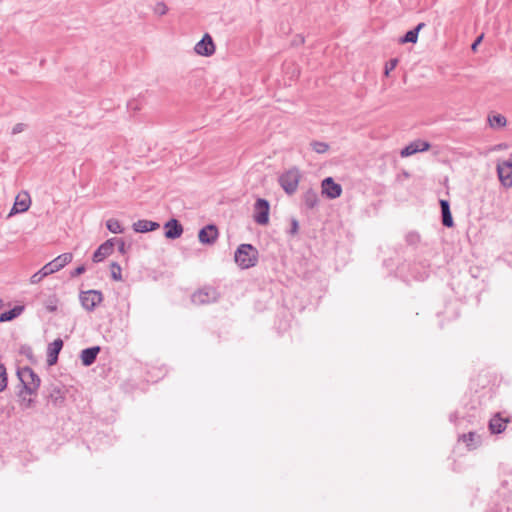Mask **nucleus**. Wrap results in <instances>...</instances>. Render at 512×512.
<instances>
[{
  "label": "nucleus",
  "instance_id": "f257e3e1",
  "mask_svg": "<svg viewBox=\"0 0 512 512\" xmlns=\"http://www.w3.org/2000/svg\"><path fill=\"white\" fill-rule=\"evenodd\" d=\"M234 259L242 269L251 268L257 264L258 250L251 244H241L235 251Z\"/></svg>",
  "mask_w": 512,
  "mask_h": 512
},
{
  "label": "nucleus",
  "instance_id": "f03ea898",
  "mask_svg": "<svg viewBox=\"0 0 512 512\" xmlns=\"http://www.w3.org/2000/svg\"><path fill=\"white\" fill-rule=\"evenodd\" d=\"M17 375L28 394H33L38 390L41 380L32 368L25 366L18 370Z\"/></svg>",
  "mask_w": 512,
  "mask_h": 512
},
{
  "label": "nucleus",
  "instance_id": "7ed1b4c3",
  "mask_svg": "<svg viewBox=\"0 0 512 512\" xmlns=\"http://www.w3.org/2000/svg\"><path fill=\"white\" fill-rule=\"evenodd\" d=\"M301 173L298 168H291L279 177L280 186L288 194L292 195L297 191Z\"/></svg>",
  "mask_w": 512,
  "mask_h": 512
},
{
  "label": "nucleus",
  "instance_id": "20e7f679",
  "mask_svg": "<svg viewBox=\"0 0 512 512\" xmlns=\"http://www.w3.org/2000/svg\"><path fill=\"white\" fill-rule=\"evenodd\" d=\"M79 300L86 311L92 312L103 301V295L98 290L82 291Z\"/></svg>",
  "mask_w": 512,
  "mask_h": 512
},
{
  "label": "nucleus",
  "instance_id": "39448f33",
  "mask_svg": "<svg viewBox=\"0 0 512 512\" xmlns=\"http://www.w3.org/2000/svg\"><path fill=\"white\" fill-rule=\"evenodd\" d=\"M219 294L213 287H204L192 295V302L198 305L209 304L217 301Z\"/></svg>",
  "mask_w": 512,
  "mask_h": 512
},
{
  "label": "nucleus",
  "instance_id": "423d86ee",
  "mask_svg": "<svg viewBox=\"0 0 512 512\" xmlns=\"http://www.w3.org/2000/svg\"><path fill=\"white\" fill-rule=\"evenodd\" d=\"M270 205L266 199L259 198L254 204V221L259 225H266L269 222Z\"/></svg>",
  "mask_w": 512,
  "mask_h": 512
},
{
  "label": "nucleus",
  "instance_id": "0eeeda50",
  "mask_svg": "<svg viewBox=\"0 0 512 512\" xmlns=\"http://www.w3.org/2000/svg\"><path fill=\"white\" fill-rule=\"evenodd\" d=\"M73 259L72 253H63L59 256H57L55 259L50 261L49 263L45 264L43 266V273H47L48 276L60 271L62 268H64L67 264H69Z\"/></svg>",
  "mask_w": 512,
  "mask_h": 512
},
{
  "label": "nucleus",
  "instance_id": "6e6552de",
  "mask_svg": "<svg viewBox=\"0 0 512 512\" xmlns=\"http://www.w3.org/2000/svg\"><path fill=\"white\" fill-rule=\"evenodd\" d=\"M322 194L328 199H336L342 194V187L332 177H327L321 183Z\"/></svg>",
  "mask_w": 512,
  "mask_h": 512
},
{
  "label": "nucleus",
  "instance_id": "1a4fd4ad",
  "mask_svg": "<svg viewBox=\"0 0 512 512\" xmlns=\"http://www.w3.org/2000/svg\"><path fill=\"white\" fill-rule=\"evenodd\" d=\"M195 52L198 55L209 57L215 52V44L212 37L206 33L203 38L196 43L194 47Z\"/></svg>",
  "mask_w": 512,
  "mask_h": 512
},
{
  "label": "nucleus",
  "instance_id": "9d476101",
  "mask_svg": "<svg viewBox=\"0 0 512 512\" xmlns=\"http://www.w3.org/2000/svg\"><path fill=\"white\" fill-rule=\"evenodd\" d=\"M497 174L505 187L512 186V161H503L497 164Z\"/></svg>",
  "mask_w": 512,
  "mask_h": 512
},
{
  "label": "nucleus",
  "instance_id": "9b49d317",
  "mask_svg": "<svg viewBox=\"0 0 512 512\" xmlns=\"http://www.w3.org/2000/svg\"><path fill=\"white\" fill-rule=\"evenodd\" d=\"M218 238V229L214 224L203 227L198 234V239L202 244L212 245Z\"/></svg>",
  "mask_w": 512,
  "mask_h": 512
},
{
  "label": "nucleus",
  "instance_id": "f8f14e48",
  "mask_svg": "<svg viewBox=\"0 0 512 512\" xmlns=\"http://www.w3.org/2000/svg\"><path fill=\"white\" fill-rule=\"evenodd\" d=\"M430 144L427 141L423 140H415L408 144L406 147H404L400 155L401 157H409L417 152H424L429 150Z\"/></svg>",
  "mask_w": 512,
  "mask_h": 512
},
{
  "label": "nucleus",
  "instance_id": "ddd939ff",
  "mask_svg": "<svg viewBox=\"0 0 512 512\" xmlns=\"http://www.w3.org/2000/svg\"><path fill=\"white\" fill-rule=\"evenodd\" d=\"M30 204L31 199L27 192L18 194L15 199L14 205L9 213V216L27 211L30 207Z\"/></svg>",
  "mask_w": 512,
  "mask_h": 512
},
{
  "label": "nucleus",
  "instance_id": "4468645a",
  "mask_svg": "<svg viewBox=\"0 0 512 512\" xmlns=\"http://www.w3.org/2000/svg\"><path fill=\"white\" fill-rule=\"evenodd\" d=\"M165 237L167 239H177L183 234V226L177 219H170L164 225Z\"/></svg>",
  "mask_w": 512,
  "mask_h": 512
},
{
  "label": "nucleus",
  "instance_id": "2eb2a0df",
  "mask_svg": "<svg viewBox=\"0 0 512 512\" xmlns=\"http://www.w3.org/2000/svg\"><path fill=\"white\" fill-rule=\"evenodd\" d=\"M114 239H109L101 244L93 254V261L95 263L103 261L107 256L113 252Z\"/></svg>",
  "mask_w": 512,
  "mask_h": 512
},
{
  "label": "nucleus",
  "instance_id": "dca6fc26",
  "mask_svg": "<svg viewBox=\"0 0 512 512\" xmlns=\"http://www.w3.org/2000/svg\"><path fill=\"white\" fill-rule=\"evenodd\" d=\"M63 347V341L58 338L55 339L51 344L48 346L47 350V363L48 365H54L58 360V355Z\"/></svg>",
  "mask_w": 512,
  "mask_h": 512
},
{
  "label": "nucleus",
  "instance_id": "f3484780",
  "mask_svg": "<svg viewBox=\"0 0 512 512\" xmlns=\"http://www.w3.org/2000/svg\"><path fill=\"white\" fill-rule=\"evenodd\" d=\"M99 352H100L99 346H93V347L83 349L80 354V359H81L82 364L86 367L91 366L95 362Z\"/></svg>",
  "mask_w": 512,
  "mask_h": 512
},
{
  "label": "nucleus",
  "instance_id": "a211bd4d",
  "mask_svg": "<svg viewBox=\"0 0 512 512\" xmlns=\"http://www.w3.org/2000/svg\"><path fill=\"white\" fill-rule=\"evenodd\" d=\"M133 230L137 233H146L157 230L160 227L158 222L141 219L133 223Z\"/></svg>",
  "mask_w": 512,
  "mask_h": 512
},
{
  "label": "nucleus",
  "instance_id": "6ab92c4d",
  "mask_svg": "<svg viewBox=\"0 0 512 512\" xmlns=\"http://www.w3.org/2000/svg\"><path fill=\"white\" fill-rule=\"evenodd\" d=\"M508 422V418H503L499 413H497L489 421V429L493 434L502 433L505 430L506 424Z\"/></svg>",
  "mask_w": 512,
  "mask_h": 512
},
{
  "label": "nucleus",
  "instance_id": "aec40b11",
  "mask_svg": "<svg viewBox=\"0 0 512 512\" xmlns=\"http://www.w3.org/2000/svg\"><path fill=\"white\" fill-rule=\"evenodd\" d=\"M302 202L307 209H314L319 203L317 191L312 188L306 190L302 195Z\"/></svg>",
  "mask_w": 512,
  "mask_h": 512
},
{
  "label": "nucleus",
  "instance_id": "412c9836",
  "mask_svg": "<svg viewBox=\"0 0 512 512\" xmlns=\"http://www.w3.org/2000/svg\"><path fill=\"white\" fill-rule=\"evenodd\" d=\"M440 207L442 213V224L448 228L452 227L454 222L450 211L449 202L447 200H440Z\"/></svg>",
  "mask_w": 512,
  "mask_h": 512
},
{
  "label": "nucleus",
  "instance_id": "4be33fe9",
  "mask_svg": "<svg viewBox=\"0 0 512 512\" xmlns=\"http://www.w3.org/2000/svg\"><path fill=\"white\" fill-rule=\"evenodd\" d=\"M423 27H425V23H419L414 29L406 32V34L399 39V42L401 44L416 43L418 40V34Z\"/></svg>",
  "mask_w": 512,
  "mask_h": 512
},
{
  "label": "nucleus",
  "instance_id": "5701e85b",
  "mask_svg": "<svg viewBox=\"0 0 512 512\" xmlns=\"http://www.w3.org/2000/svg\"><path fill=\"white\" fill-rule=\"evenodd\" d=\"M24 306H15L11 310L0 314V322L11 321L22 314Z\"/></svg>",
  "mask_w": 512,
  "mask_h": 512
},
{
  "label": "nucleus",
  "instance_id": "b1692460",
  "mask_svg": "<svg viewBox=\"0 0 512 512\" xmlns=\"http://www.w3.org/2000/svg\"><path fill=\"white\" fill-rule=\"evenodd\" d=\"M489 124L492 128L504 127L507 123L506 118L501 114L492 115L488 118Z\"/></svg>",
  "mask_w": 512,
  "mask_h": 512
},
{
  "label": "nucleus",
  "instance_id": "393cba45",
  "mask_svg": "<svg viewBox=\"0 0 512 512\" xmlns=\"http://www.w3.org/2000/svg\"><path fill=\"white\" fill-rule=\"evenodd\" d=\"M107 229L115 234H119L123 232V228L121 223L117 219H109L106 222Z\"/></svg>",
  "mask_w": 512,
  "mask_h": 512
},
{
  "label": "nucleus",
  "instance_id": "a878e982",
  "mask_svg": "<svg viewBox=\"0 0 512 512\" xmlns=\"http://www.w3.org/2000/svg\"><path fill=\"white\" fill-rule=\"evenodd\" d=\"M59 300L56 295H50L44 302V306L49 312H55L58 308Z\"/></svg>",
  "mask_w": 512,
  "mask_h": 512
},
{
  "label": "nucleus",
  "instance_id": "bb28decb",
  "mask_svg": "<svg viewBox=\"0 0 512 512\" xmlns=\"http://www.w3.org/2000/svg\"><path fill=\"white\" fill-rule=\"evenodd\" d=\"M462 440L467 444L468 447H476L479 436H477V434L474 432H469L468 434L462 435Z\"/></svg>",
  "mask_w": 512,
  "mask_h": 512
},
{
  "label": "nucleus",
  "instance_id": "cd10ccee",
  "mask_svg": "<svg viewBox=\"0 0 512 512\" xmlns=\"http://www.w3.org/2000/svg\"><path fill=\"white\" fill-rule=\"evenodd\" d=\"M311 146H312V149L318 153V154H323L325 152L328 151L329 149V145L325 142H320V141H314L311 143Z\"/></svg>",
  "mask_w": 512,
  "mask_h": 512
},
{
  "label": "nucleus",
  "instance_id": "c85d7f7f",
  "mask_svg": "<svg viewBox=\"0 0 512 512\" xmlns=\"http://www.w3.org/2000/svg\"><path fill=\"white\" fill-rule=\"evenodd\" d=\"M111 276L116 281L122 280L121 266L116 262L111 264Z\"/></svg>",
  "mask_w": 512,
  "mask_h": 512
},
{
  "label": "nucleus",
  "instance_id": "c756f323",
  "mask_svg": "<svg viewBox=\"0 0 512 512\" xmlns=\"http://www.w3.org/2000/svg\"><path fill=\"white\" fill-rule=\"evenodd\" d=\"M7 387V373L6 368L0 363V392L4 391Z\"/></svg>",
  "mask_w": 512,
  "mask_h": 512
},
{
  "label": "nucleus",
  "instance_id": "7c9ffc66",
  "mask_svg": "<svg viewBox=\"0 0 512 512\" xmlns=\"http://www.w3.org/2000/svg\"><path fill=\"white\" fill-rule=\"evenodd\" d=\"M47 276H48L47 273H43V267H42L39 271H37L30 277V283L38 284Z\"/></svg>",
  "mask_w": 512,
  "mask_h": 512
},
{
  "label": "nucleus",
  "instance_id": "2f4dec72",
  "mask_svg": "<svg viewBox=\"0 0 512 512\" xmlns=\"http://www.w3.org/2000/svg\"><path fill=\"white\" fill-rule=\"evenodd\" d=\"M399 63V60L397 58H392L385 64V76H389L390 72L394 70Z\"/></svg>",
  "mask_w": 512,
  "mask_h": 512
},
{
  "label": "nucleus",
  "instance_id": "473e14b6",
  "mask_svg": "<svg viewBox=\"0 0 512 512\" xmlns=\"http://www.w3.org/2000/svg\"><path fill=\"white\" fill-rule=\"evenodd\" d=\"M406 242L409 245H417L420 242V235L416 232H409L406 235Z\"/></svg>",
  "mask_w": 512,
  "mask_h": 512
},
{
  "label": "nucleus",
  "instance_id": "72a5a7b5",
  "mask_svg": "<svg viewBox=\"0 0 512 512\" xmlns=\"http://www.w3.org/2000/svg\"><path fill=\"white\" fill-rule=\"evenodd\" d=\"M51 400L55 405H62L64 403V396L61 394L60 390H54L51 394Z\"/></svg>",
  "mask_w": 512,
  "mask_h": 512
},
{
  "label": "nucleus",
  "instance_id": "f704fd0d",
  "mask_svg": "<svg viewBox=\"0 0 512 512\" xmlns=\"http://www.w3.org/2000/svg\"><path fill=\"white\" fill-rule=\"evenodd\" d=\"M168 11V7L163 2H158L154 7V12L158 15H165Z\"/></svg>",
  "mask_w": 512,
  "mask_h": 512
},
{
  "label": "nucleus",
  "instance_id": "c9c22d12",
  "mask_svg": "<svg viewBox=\"0 0 512 512\" xmlns=\"http://www.w3.org/2000/svg\"><path fill=\"white\" fill-rule=\"evenodd\" d=\"M26 127H27V125L24 123H17L12 128V134L13 135L19 134V133L23 132L26 129Z\"/></svg>",
  "mask_w": 512,
  "mask_h": 512
},
{
  "label": "nucleus",
  "instance_id": "e433bc0d",
  "mask_svg": "<svg viewBox=\"0 0 512 512\" xmlns=\"http://www.w3.org/2000/svg\"><path fill=\"white\" fill-rule=\"evenodd\" d=\"M114 241H116L118 244L119 252L124 254L126 252V245H125V242L123 241V239L117 238V239H114Z\"/></svg>",
  "mask_w": 512,
  "mask_h": 512
},
{
  "label": "nucleus",
  "instance_id": "4c0bfd02",
  "mask_svg": "<svg viewBox=\"0 0 512 512\" xmlns=\"http://www.w3.org/2000/svg\"><path fill=\"white\" fill-rule=\"evenodd\" d=\"M85 266H79L71 272V277H77L85 272Z\"/></svg>",
  "mask_w": 512,
  "mask_h": 512
},
{
  "label": "nucleus",
  "instance_id": "58836bf2",
  "mask_svg": "<svg viewBox=\"0 0 512 512\" xmlns=\"http://www.w3.org/2000/svg\"><path fill=\"white\" fill-rule=\"evenodd\" d=\"M298 231V221L293 219L292 220V227H291V233L295 234Z\"/></svg>",
  "mask_w": 512,
  "mask_h": 512
},
{
  "label": "nucleus",
  "instance_id": "ea45409f",
  "mask_svg": "<svg viewBox=\"0 0 512 512\" xmlns=\"http://www.w3.org/2000/svg\"><path fill=\"white\" fill-rule=\"evenodd\" d=\"M483 39V35H480L476 40L475 42L472 44L471 48L472 50H476V47L478 46V44L482 41Z\"/></svg>",
  "mask_w": 512,
  "mask_h": 512
},
{
  "label": "nucleus",
  "instance_id": "a19ab883",
  "mask_svg": "<svg viewBox=\"0 0 512 512\" xmlns=\"http://www.w3.org/2000/svg\"><path fill=\"white\" fill-rule=\"evenodd\" d=\"M128 107L131 109H137V107L133 105V102H129Z\"/></svg>",
  "mask_w": 512,
  "mask_h": 512
},
{
  "label": "nucleus",
  "instance_id": "79ce46f5",
  "mask_svg": "<svg viewBox=\"0 0 512 512\" xmlns=\"http://www.w3.org/2000/svg\"><path fill=\"white\" fill-rule=\"evenodd\" d=\"M453 419H455V416L454 415H451L450 416V420L453 421Z\"/></svg>",
  "mask_w": 512,
  "mask_h": 512
},
{
  "label": "nucleus",
  "instance_id": "37998d69",
  "mask_svg": "<svg viewBox=\"0 0 512 512\" xmlns=\"http://www.w3.org/2000/svg\"><path fill=\"white\" fill-rule=\"evenodd\" d=\"M453 419H455V416L454 415H451L450 416V420L453 421Z\"/></svg>",
  "mask_w": 512,
  "mask_h": 512
},
{
  "label": "nucleus",
  "instance_id": "c03bdc74",
  "mask_svg": "<svg viewBox=\"0 0 512 512\" xmlns=\"http://www.w3.org/2000/svg\"><path fill=\"white\" fill-rule=\"evenodd\" d=\"M511 158H512V154H511Z\"/></svg>",
  "mask_w": 512,
  "mask_h": 512
}]
</instances>
